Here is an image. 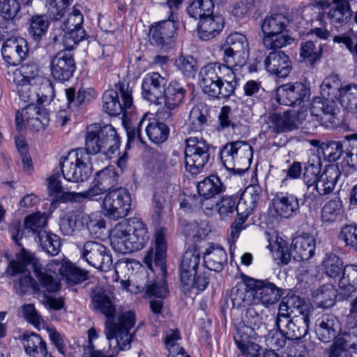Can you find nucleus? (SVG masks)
Instances as JSON below:
<instances>
[{"mask_svg":"<svg viewBox=\"0 0 357 357\" xmlns=\"http://www.w3.org/2000/svg\"><path fill=\"white\" fill-rule=\"evenodd\" d=\"M248 55L224 49L225 63L213 62L202 67L199 72V83L203 92L214 99L229 98L234 93L238 85L234 70H237L245 64Z\"/></svg>","mask_w":357,"mask_h":357,"instance_id":"f257e3e1","label":"nucleus"},{"mask_svg":"<svg viewBox=\"0 0 357 357\" xmlns=\"http://www.w3.org/2000/svg\"><path fill=\"white\" fill-rule=\"evenodd\" d=\"M29 265L31 266L36 277L47 291L55 292L59 290V282L47 273V268L42 266L35 254L22 248L21 251L16 255L15 259L9 262L6 269V273L10 276L21 274L18 280L13 281L17 294L23 296L30 291H38L37 283L31 278L27 269V266Z\"/></svg>","mask_w":357,"mask_h":357,"instance_id":"f03ea898","label":"nucleus"},{"mask_svg":"<svg viewBox=\"0 0 357 357\" xmlns=\"http://www.w3.org/2000/svg\"><path fill=\"white\" fill-rule=\"evenodd\" d=\"M135 315L133 312L128 311L121 314L119 317V324H126V326L122 327L118 326L114 335L112 337L107 336L106 328L105 329V340L104 342L107 347H100V349L95 350V347L92 343L94 339L98 338V333L94 328H91L88 331L89 344L84 347L82 357H84L85 353H87L89 349L92 354H98L100 357H107L109 354L114 353V357H116L119 350L129 349L131 347V342L134 334L130 333V330L135 324Z\"/></svg>","mask_w":357,"mask_h":357,"instance_id":"7ed1b4c3","label":"nucleus"},{"mask_svg":"<svg viewBox=\"0 0 357 357\" xmlns=\"http://www.w3.org/2000/svg\"><path fill=\"white\" fill-rule=\"evenodd\" d=\"M149 239L146 225L136 218L119 222L113 229L110 237L114 250L122 254L142 249Z\"/></svg>","mask_w":357,"mask_h":357,"instance_id":"20e7f679","label":"nucleus"},{"mask_svg":"<svg viewBox=\"0 0 357 357\" xmlns=\"http://www.w3.org/2000/svg\"><path fill=\"white\" fill-rule=\"evenodd\" d=\"M167 229L164 227L157 228L155 233V251L151 249L144 257V261L152 269V260L153 259L156 271L161 275V278L152 283L146 284V291L149 295L154 296L158 298H163L168 294L167 287L165 281L167 274L166 256L167 242L165 234Z\"/></svg>","mask_w":357,"mask_h":357,"instance_id":"39448f33","label":"nucleus"},{"mask_svg":"<svg viewBox=\"0 0 357 357\" xmlns=\"http://www.w3.org/2000/svg\"><path fill=\"white\" fill-rule=\"evenodd\" d=\"M120 141L116 130L111 125L93 123L87 126L85 135L84 153H102L110 156L119 149Z\"/></svg>","mask_w":357,"mask_h":357,"instance_id":"423d86ee","label":"nucleus"},{"mask_svg":"<svg viewBox=\"0 0 357 357\" xmlns=\"http://www.w3.org/2000/svg\"><path fill=\"white\" fill-rule=\"evenodd\" d=\"M289 18L282 13L267 15L261 24V30L264 33L263 44L268 50L280 49L292 43L293 38L284 34Z\"/></svg>","mask_w":357,"mask_h":357,"instance_id":"0eeeda50","label":"nucleus"},{"mask_svg":"<svg viewBox=\"0 0 357 357\" xmlns=\"http://www.w3.org/2000/svg\"><path fill=\"white\" fill-rule=\"evenodd\" d=\"M83 21L84 18L80 10L75 6L68 17L62 22H59V34L56 33V30L51 33L52 40L54 43L62 40L67 49H73L85 37L86 33L82 27Z\"/></svg>","mask_w":357,"mask_h":357,"instance_id":"6e6552de","label":"nucleus"},{"mask_svg":"<svg viewBox=\"0 0 357 357\" xmlns=\"http://www.w3.org/2000/svg\"><path fill=\"white\" fill-rule=\"evenodd\" d=\"M89 160V155L85 153L82 149L61 158V171L66 183L70 185L86 181L91 173Z\"/></svg>","mask_w":357,"mask_h":357,"instance_id":"1a4fd4ad","label":"nucleus"},{"mask_svg":"<svg viewBox=\"0 0 357 357\" xmlns=\"http://www.w3.org/2000/svg\"><path fill=\"white\" fill-rule=\"evenodd\" d=\"M102 100L103 110L111 116H118L132 107V91L128 84L119 82L114 89L104 92Z\"/></svg>","mask_w":357,"mask_h":357,"instance_id":"9d476101","label":"nucleus"},{"mask_svg":"<svg viewBox=\"0 0 357 357\" xmlns=\"http://www.w3.org/2000/svg\"><path fill=\"white\" fill-rule=\"evenodd\" d=\"M131 195L128 189L118 187L107 192L102 202L105 216L113 220L126 217L131 209Z\"/></svg>","mask_w":357,"mask_h":357,"instance_id":"9b49d317","label":"nucleus"},{"mask_svg":"<svg viewBox=\"0 0 357 357\" xmlns=\"http://www.w3.org/2000/svg\"><path fill=\"white\" fill-rule=\"evenodd\" d=\"M307 116L306 110L270 113L265 119L264 132L278 134L297 129L304 123Z\"/></svg>","mask_w":357,"mask_h":357,"instance_id":"f8f14e48","label":"nucleus"},{"mask_svg":"<svg viewBox=\"0 0 357 357\" xmlns=\"http://www.w3.org/2000/svg\"><path fill=\"white\" fill-rule=\"evenodd\" d=\"M185 144L186 169L192 175H197L202 171L209 161V145L206 141L197 137H189L185 140Z\"/></svg>","mask_w":357,"mask_h":357,"instance_id":"ddd939ff","label":"nucleus"},{"mask_svg":"<svg viewBox=\"0 0 357 357\" xmlns=\"http://www.w3.org/2000/svg\"><path fill=\"white\" fill-rule=\"evenodd\" d=\"M26 126L34 131L44 130L49 124V114L46 109L36 104H29L21 112L17 111L15 114V123L18 131Z\"/></svg>","mask_w":357,"mask_h":357,"instance_id":"4468645a","label":"nucleus"},{"mask_svg":"<svg viewBox=\"0 0 357 357\" xmlns=\"http://www.w3.org/2000/svg\"><path fill=\"white\" fill-rule=\"evenodd\" d=\"M81 257L89 264L102 271H108L113 266L109 250L96 241L84 243L81 250Z\"/></svg>","mask_w":357,"mask_h":357,"instance_id":"2eb2a0df","label":"nucleus"},{"mask_svg":"<svg viewBox=\"0 0 357 357\" xmlns=\"http://www.w3.org/2000/svg\"><path fill=\"white\" fill-rule=\"evenodd\" d=\"M93 307L103 314L106 317V333L107 336L112 337L116 331L117 326H126V324H119V315L116 321L114 318L116 309L114 305L105 291L102 289H96L91 296Z\"/></svg>","mask_w":357,"mask_h":357,"instance_id":"dca6fc26","label":"nucleus"},{"mask_svg":"<svg viewBox=\"0 0 357 357\" xmlns=\"http://www.w3.org/2000/svg\"><path fill=\"white\" fill-rule=\"evenodd\" d=\"M248 283L255 291V302L257 301V303H261L265 307L277 303L283 294L281 288L268 280L248 278Z\"/></svg>","mask_w":357,"mask_h":357,"instance_id":"f3484780","label":"nucleus"},{"mask_svg":"<svg viewBox=\"0 0 357 357\" xmlns=\"http://www.w3.org/2000/svg\"><path fill=\"white\" fill-rule=\"evenodd\" d=\"M178 29V22L174 19L160 21L149 31V39L152 45L158 46L164 52L172 48V43Z\"/></svg>","mask_w":357,"mask_h":357,"instance_id":"a211bd4d","label":"nucleus"},{"mask_svg":"<svg viewBox=\"0 0 357 357\" xmlns=\"http://www.w3.org/2000/svg\"><path fill=\"white\" fill-rule=\"evenodd\" d=\"M47 270L50 273L61 275V279L70 285L82 282L88 279L87 271L77 268L65 259H52L47 264Z\"/></svg>","mask_w":357,"mask_h":357,"instance_id":"6ab92c4d","label":"nucleus"},{"mask_svg":"<svg viewBox=\"0 0 357 357\" xmlns=\"http://www.w3.org/2000/svg\"><path fill=\"white\" fill-rule=\"evenodd\" d=\"M186 90L178 82L173 81L165 87L161 98V104L164 103L165 111L158 112L157 115L165 119L167 122L171 121L172 111L176 109L183 101Z\"/></svg>","mask_w":357,"mask_h":357,"instance_id":"aec40b11","label":"nucleus"},{"mask_svg":"<svg viewBox=\"0 0 357 357\" xmlns=\"http://www.w3.org/2000/svg\"><path fill=\"white\" fill-rule=\"evenodd\" d=\"M252 155V146L243 141L227 143L220 153L222 162L228 170L235 169V162L238 158L249 160Z\"/></svg>","mask_w":357,"mask_h":357,"instance_id":"412c9836","label":"nucleus"},{"mask_svg":"<svg viewBox=\"0 0 357 357\" xmlns=\"http://www.w3.org/2000/svg\"><path fill=\"white\" fill-rule=\"evenodd\" d=\"M167 80L157 72L146 74L142 83V97L148 101L161 105Z\"/></svg>","mask_w":357,"mask_h":357,"instance_id":"4be33fe9","label":"nucleus"},{"mask_svg":"<svg viewBox=\"0 0 357 357\" xmlns=\"http://www.w3.org/2000/svg\"><path fill=\"white\" fill-rule=\"evenodd\" d=\"M310 89L302 82L288 83L282 85L278 91V100L281 104L300 105L310 98Z\"/></svg>","mask_w":357,"mask_h":357,"instance_id":"5701e85b","label":"nucleus"},{"mask_svg":"<svg viewBox=\"0 0 357 357\" xmlns=\"http://www.w3.org/2000/svg\"><path fill=\"white\" fill-rule=\"evenodd\" d=\"M75 68L73 56L65 51L58 52L51 60V75L61 82L68 80L73 76Z\"/></svg>","mask_w":357,"mask_h":357,"instance_id":"b1692460","label":"nucleus"},{"mask_svg":"<svg viewBox=\"0 0 357 357\" xmlns=\"http://www.w3.org/2000/svg\"><path fill=\"white\" fill-rule=\"evenodd\" d=\"M26 41L21 37L13 38L3 42L1 54L3 59L10 65L20 64L28 55Z\"/></svg>","mask_w":357,"mask_h":357,"instance_id":"393cba45","label":"nucleus"},{"mask_svg":"<svg viewBox=\"0 0 357 357\" xmlns=\"http://www.w3.org/2000/svg\"><path fill=\"white\" fill-rule=\"evenodd\" d=\"M272 208L276 215L289 218L299 213V200L292 194L278 192L272 199Z\"/></svg>","mask_w":357,"mask_h":357,"instance_id":"a878e982","label":"nucleus"},{"mask_svg":"<svg viewBox=\"0 0 357 357\" xmlns=\"http://www.w3.org/2000/svg\"><path fill=\"white\" fill-rule=\"evenodd\" d=\"M265 69L278 77H286L291 70V61L282 51L271 52L264 60Z\"/></svg>","mask_w":357,"mask_h":357,"instance_id":"bb28decb","label":"nucleus"},{"mask_svg":"<svg viewBox=\"0 0 357 357\" xmlns=\"http://www.w3.org/2000/svg\"><path fill=\"white\" fill-rule=\"evenodd\" d=\"M340 322L333 314H324L315 322V331L318 338L324 342L334 340L340 331Z\"/></svg>","mask_w":357,"mask_h":357,"instance_id":"cd10ccee","label":"nucleus"},{"mask_svg":"<svg viewBox=\"0 0 357 357\" xmlns=\"http://www.w3.org/2000/svg\"><path fill=\"white\" fill-rule=\"evenodd\" d=\"M224 24V18L220 15L212 14L202 17L199 20L197 26L198 37L202 40H210L221 32Z\"/></svg>","mask_w":357,"mask_h":357,"instance_id":"c85d7f7f","label":"nucleus"},{"mask_svg":"<svg viewBox=\"0 0 357 357\" xmlns=\"http://www.w3.org/2000/svg\"><path fill=\"white\" fill-rule=\"evenodd\" d=\"M200 256V252L196 247L190 248L183 253L179 266L181 282H191V276L197 274Z\"/></svg>","mask_w":357,"mask_h":357,"instance_id":"c756f323","label":"nucleus"},{"mask_svg":"<svg viewBox=\"0 0 357 357\" xmlns=\"http://www.w3.org/2000/svg\"><path fill=\"white\" fill-rule=\"evenodd\" d=\"M315 238L307 233L295 237L291 243V254L294 260L307 261L314 255Z\"/></svg>","mask_w":357,"mask_h":357,"instance_id":"7c9ffc66","label":"nucleus"},{"mask_svg":"<svg viewBox=\"0 0 357 357\" xmlns=\"http://www.w3.org/2000/svg\"><path fill=\"white\" fill-rule=\"evenodd\" d=\"M309 324V315L294 314L282 325L283 333H284L288 340H301L308 333Z\"/></svg>","mask_w":357,"mask_h":357,"instance_id":"2f4dec72","label":"nucleus"},{"mask_svg":"<svg viewBox=\"0 0 357 357\" xmlns=\"http://www.w3.org/2000/svg\"><path fill=\"white\" fill-rule=\"evenodd\" d=\"M341 273L338 282L340 296L346 300L357 289V265L347 264Z\"/></svg>","mask_w":357,"mask_h":357,"instance_id":"473e14b6","label":"nucleus"},{"mask_svg":"<svg viewBox=\"0 0 357 357\" xmlns=\"http://www.w3.org/2000/svg\"><path fill=\"white\" fill-rule=\"evenodd\" d=\"M203 259L208 269L219 273L227 262V254L222 247L211 243L204 252Z\"/></svg>","mask_w":357,"mask_h":357,"instance_id":"72a5a7b5","label":"nucleus"},{"mask_svg":"<svg viewBox=\"0 0 357 357\" xmlns=\"http://www.w3.org/2000/svg\"><path fill=\"white\" fill-rule=\"evenodd\" d=\"M249 277L244 279L243 282L238 283L230 291V298L233 307L237 308L251 305L255 302L254 290L248 285Z\"/></svg>","mask_w":357,"mask_h":357,"instance_id":"f704fd0d","label":"nucleus"},{"mask_svg":"<svg viewBox=\"0 0 357 357\" xmlns=\"http://www.w3.org/2000/svg\"><path fill=\"white\" fill-rule=\"evenodd\" d=\"M25 353L29 357H45L47 354V344L36 333L26 332L22 335Z\"/></svg>","mask_w":357,"mask_h":357,"instance_id":"c9c22d12","label":"nucleus"},{"mask_svg":"<svg viewBox=\"0 0 357 357\" xmlns=\"http://www.w3.org/2000/svg\"><path fill=\"white\" fill-rule=\"evenodd\" d=\"M351 0H333L335 7L328 13L331 23L336 27L346 24L351 20L352 10L349 1Z\"/></svg>","mask_w":357,"mask_h":357,"instance_id":"e433bc0d","label":"nucleus"},{"mask_svg":"<svg viewBox=\"0 0 357 357\" xmlns=\"http://www.w3.org/2000/svg\"><path fill=\"white\" fill-rule=\"evenodd\" d=\"M210 121L209 109L203 104L195 105L189 114L188 128L195 132H201L206 128Z\"/></svg>","mask_w":357,"mask_h":357,"instance_id":"4c0bfd02","label":"nucleus"},{"mask_svg":"<svg viewBox=\"0 0 357 357\" xmlns=\"http://www.w3.org/2000/svg\"><path fill=\"white\" fill-rule=\"evenodd\" d=\"M84 220H86V217L81 213L70 211L60 219V231L64 236H74L83 227Z\"/></svg>","mask_w":357,"mask_h":357,"instance_id":"58836bf2","label":"nucleus"},{"mask_svg":"<svg viewBox=\"0 0 357 357\" xmlns=\"http://www.w3.org/2000/svg\"><path fill=\"white\" fill-rule=\"evenodd\" d=\"M337 296V290L332 284H324L313 293L317 307L321 308H329L335 305Z\"/></svg>","mask_w":357,"mask_h":357,"instance_id":"ea45409f","label":"nucleus"},{"mask_svg":"<svg viewBox=\"0 0 357 357\" xmlns=\"http://www.w3.org/2000/svg\"><path fill=\"white\" fill-rule=\"evenodd\" d=\"M341 173L336 165H328L320 175L317 188L323 194H330L333 192Z\"/></svg>","mask_w":357,"mask_h":357,"instance_id":"a19ab883","label":"nucleus"},{"mask_svg":"<svg viewBox=\"0 0 357 357\" xmlns=\"http://www.w3.org/2000/svg\"><path fill=\"white\" fill-rule=\"evenodd\" d=\"M197 188L199 195L206 199H211L224 190V186L220 178L215 175H211L199 181Z\"/></svg>","mask_w":357,"mask_h":357,"instance_id":"79ce46f5","label":"nucleus"},{"mask_svg":"<svg viewBox=\"0 0 357 357\" xmlns=\"http://www.w3.org/2000/svg\"><path fill=\"white\" fill-rule=\"evenodd\" d=\"M324 98L325 100H323L322 117L319 119V121L325 128L335 127L340 123L337 117L340 109L334 99Z\"/></svg>","mask_w":357,"mask_h":357,"instance_id":"37998d69","label":"nucleus"},{"mask_svg":"<svg viewBox=\"0 0 357 357\" xmlns=\"http://www.w3.org/2000/svg\"><path fill=\"white\" fill-rule=\"evenodd\" d=\"M321 162L320 158L313 155L305 166L303 181L307 188L317 183L320 177Z\"/></svg>","mask_w":357,"mask_h":357,"instance_id":"c03bdc74","label":"nucleus"},{"mask_svg":"<svg viewBox=\"0 0 357 357\" xmlns=\"http://www.w3.org/2000/svg\"><path fill=\"white\" fill-rule=\"evenodd\" d=\"M338 100L341 105L352 113H357V84H349L342 88Z\"/></svg>","mask_w":357,"mask_h":357,"instance_id":"a18cd8bd","label":"nucleus"},{"mask_svg":"<svg viewBox=\"0 0 357 357\" xmlns=\"http://www.w3.org/2000/svg\"><path fill=\"white\" fill-rule=\"evenodd\" d=\"M94 178L107 192L109 190H113L114 187L118 184L119 174L114 166H108L97 172Z\"/></svg>","mask_w":357,"mask_h":357,"instance_id":"49530a36","label":"nucleus"},{"mask_svg":"<svg viewBox=\"0 0 357 357\" xmlns=\"http://www.w3.org/2000/svg\"><path fill=\"white\" fill-rule=\"evenodd\" d=\"M145 130L149 139L155 144L166 141L169 133L168 126L157 121L149 123L145 127Z\"/></svg>","mask_w":357,"mask_h":357,"instance_id":"de8ad7c7","label":"nucleus"},{"mask_svg":"<svg viewBox=\"0 0 357 357\" xmlns=\"http://www.w3.org/2000/svg\"><path fill=\"white\" fill-rule=\"evenodd\" d=\"M50 22L46 15H33L31 17L29 33L38 43L45 36Z\"/></svg>","mask_w":357,"mask_h":357,"instance_id":"09e8293b","label":"nucleus"},{"mask_svg":"<svg viewBox=\"0 0 357 357\" xmlns=\"http://www.w3.org/2000/svg\"><path fill=\"white\" fill-rule=\"evenodd\" d=\"M321 265L324 273L332 278L340 276L344 267L343 260L336 254L332 252L326 254Z\"/></svg>","mask_w":357,"mask_h":357,"instance_id":"8fccbe9b","label":"nucleus"},{"mask_svg":"<svg viewBox=\"0 0 357 357\" xmlns=\"http://www.w3.org/2000/svg\"><path fill=\"white\" fill-rule=\"evenodd\" d=\"M42 249L47 254L54 256L60 251V238L52 233L40 231L38 235Z\"/></svg>","mask_w":357,"mask_h":357,"instance_id":"3c124183","label":"nucleus"},{"mask_svg":"<svg viewBox=\"0 0 357 357\" xmlns=\"http://www.w3.org/2000/svg\"><path fill=\"white\" fill-rule=\"evenodd\" d=\"M342 208V202L338 197L327 202L321 211V222L327 225L335 222L340 214Z\"/></svg>","mask_w":357,"mask_h":357,"instance_id":"603ef678","label":"nucleus"},{"mask_svg":"<svg viewBox=\"0 0 357 357\" xmlns=\"http://www.w3.org/2000/svg\"><path fill=\"white\" fill-rule=\"evenodd\" d=\"M341 90L340 79L335 74L326 77L321 85V93L324 98L335 99L340 97Z\"/></svg>","mask_w":357,"mask_h":357,"instance_id":"864d4df0","label":"nucleus"},{"mask_svg":"<svg viewBox=\"0 0 357 357\" xmlns=\"http://www.w3.org/2000/svg\"><path fill=\"white\" fill-rule=\"evenodd\" d=\"M322 55V46L312 40L303 41L300 45V56L306 59L310 65L320 60Z\"/></svg>","mask_w":357,"mask_h":357,"instance_id":"5fc2aeb1","label":"nucleus"},{"mask_svg":"<svg viewBox=\"0 0 357 357\" xmlns=\"http://www.w3.org/2000/svg\"><path fill=\"white\" fill-rule=\"evenodd\" d=\"M214 3L213 0H197L193 1L187 8L188 13L195 19L213 14Z\"/></svg>","mask_w":357,"mask_h":357,"instance_id":"6e6d98bb","label":"nucleus"},{"mask_svg":"<svg viewBox=\"0 0 357 357\" xmlns=\"http://www.w3.org/2000/svg\"><path fill=\"white\" fill-rule=\"evenodd\" d=\"M22 19L1 18L0 19V40L7 41L16 36L19 25Z\"/></svg>","mask_w":357,"mask_h":357,"instance_id":"4d7b16f0","label":"nucleus"},{"mask_svg":"<svg viewBox=\"0 0 357 357\" xmlns=\"http://www.w3.org/2000/svg\"><path fill=\"white\" fill-rule=\"evenodd\" d=\"M66 97L69 108H77L82 104L89 102L91 98V91L84 89H79L77 93L73 87L65 90Z\"/></svg>","mask_w":357,"mask_h":357,"instance_id":"13d9d810","label":"nucleus"},{"mask_svg":"<svg viewBox=\"0 0 357 357\" xmlns=\"http://www.w3.org/2000/svg\"><path fill=\"white\" fill-rule=\"evenodd\" d=\"M17 84V92L20 98L24 102L34 104L35 102H39V93L36 91V87L31 82L18 81L15 79Z\"/></svg>","mask_w":357,"mask_h":357,"instance_id":"bf43d9fd","label":"nucleus"},{"mask_svg":"<svg viewBox=\"0 0 357 357\" xmlns=\"http://www.w3.org/2000/svg\"><path fill=\"white\" fill-rule=\"evenodd\" d=\"M236 332L234 334V339L237 347H240L243 344L255 340L258 335L256 328H252L250 326H246L245 324L240 322L236 326Z\"/></svg>","mask_w":357,"mask_h":357,"instance_id":"052dcab7","label":"nucleus"},{"mask_svg":"<svg viewBox=\"0 0 357 357\" xmlns=\"http://www.w3.org/2000/svg\"><path fill=\"white\" fill-rule=\"evenodd\" d=\"M1 18L22 19L21 6L17 0H0Z\"/></svg>","mask_w":357,"mask_h":357,"instance_id":"680f3d73","label":"nucleus"},{"mask_svg":"<svg viewBox=\"0 0 357 357\" xmlns=\"http://www.w3.org/2000/svg\"><path fill=\"white\" fill-rule=\"evenodd\" d=\"M39 71L37 63L29 61L22 64L15 73V79L18 81L32 82L38 76Z\"/></svg>","mask_w":357,"mask_h":357,"instance_id":"e2e57ef3","label":"nucleus"},{"mask_svg":"<svg viewBox=\"0 0 357 357\" xmlns=\"http://www.w3.org/2000/svg\"><path fill=\"white\" fill-rule=\"evenodd\" d=\"M70 0H46V8L52 20L58 22L66 13Z\"/></svg>","mask_w":357,"mask_h":357,"instance_id":"0e129e2a","label":"nucleus"},{"mask_svg":"<svg viewBox=\"0 0 357 357\" xmlns=\"http://www.w3.org/2000/svg\"><path fill=\"white\" fill-rule=\"evenodd\" d=\"M321 149L324 158L329 162L340 158L343 153V144L340 141H328L322 143Z\"/></svg>","mask_w":357,"mask_h":357,"instance_id":"69168bd1","label":"nucleus"},{"mask_svg":"<svg viewBox=\"0 0 357 357\" xmlns=\"http://www.w3.org/2000/svg\"><path fill=\"white\" fill-rule=\"evenodd\" d=\"M244 316L242 317V323L250 326L252 328L259 329L262 324V318L259 314V303L254 302L251 305L247 306Z\"/></svg>","mask_w":357,"mask_h":357,"instance_id":"338daca9","label":"nucleus"},{"mask_svg":"<svg viewBox=\"0 0 357 357\" xmlns=\"http://www.w3.org/2000/svg\"><path fill=\"white\" fill-rule=\"evenodd\" d=\"M339 238L344 242L346 247L357 251V226L344 225L341 229Z\"/></svg>","mask_w":357,"mask_h":357,"instance_id":"774afa93","label":"nucleus"}]
</instances>
